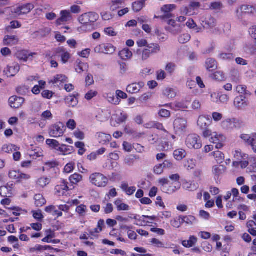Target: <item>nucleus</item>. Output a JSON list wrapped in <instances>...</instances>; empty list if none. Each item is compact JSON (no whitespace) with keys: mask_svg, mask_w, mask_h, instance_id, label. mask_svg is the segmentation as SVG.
<instances>
[{"mask_svg":"<svg viewBox=\"0 0 256 256\" xmlns=\"http://www.w3.org/2000/svg\"><path fill=\"white\" fill-rule=\"evenodd\" d=\"M212 122L210 117L208 116H200L198 120V126L202 131L203 136L208 138L212 135L211 131L208 130V126Z\"/></svg>","mask_w":256,"mask_h":256,"instance_id":"f257e3e1","label":"nucleus"},{"mask_svg":"<svg viewBox=\"0 0 256 256\" xmlns=\"http://www.w3.org/2000/svg\"><path fill=\"white\" fill-rule=\"evenodd\" d=\"M98 18V15L96 12H89L85 13L80 16L78 21L84 25L88 24L90 23H94ZM85 30L84 26H82L78 28V30Z\"/></svg>","mask_w":256,"mask_h":256,"instance_id":"f03ea898","label":"nucleus"},{"mask_svg":"<svg viewBox=\"0 0 256 256\" xmlns=\"http://www.w3.org/2000/svg\"><path fill=\"white\" fill-rule=\"evenodd\" d=\"M90 182L98 187H105L108 182V178L102 174L96 172L90 176Z\"/></svg>","mask_w":256,"mask_h":256,"instance_id":"7ed1b4c3","label":"nucleus"},{"mask_svg":"<svg viewBox=\"0 0 256 256\" xmlns=\"http://www.w3.org/2000/svg\"><path fill=\"white\" fill-rule=\"evenodd\" d=\"M249 104L250 102L248 96L240 94L236 96L234 99V106L238 110H244Z\"/></svg>","mask_w":256,"mask_h":256,"instance_id":"20e7f679","label":"nucleus"},{"mask_svg":"<svg viewBox=\"0 0 256 256\" xmlns=\"http://www.w3.org/2000/svg\"><path fill=\"white\" fill-rule=\"evenodd\" d=\"M65 130V126L62 122H58L52 125L50 128L49 134L50 136L58 138L61 136Z\"/></svg>","mask_w":256,"mask_h":256,"instance_id":"39448f33","label":"nucleus"},{"mask_svg":"<svg viewBox=\"0 0 256 256\" xmlns=\"http://www.w3.org/2000/svg\"><path fill=\"white\" fill-rule=\"evenodd\" d=\"M174 128L176 134H182L186 132L187 122L184 118H178L174 122Z\"/></svg>","mask_w":256,"mask_h":256,"instance_id":"423d86ee","label":"nucleus"},{"mask_svg":"<svg viewBox=\"0 0 256 256\" xmlns=\"http://www.w3.org/2000/svg\"><path fill=\"white\" fill-rule=\"evenodd\" d=\"M36 55V52H31L24 50H18L15 54V56L19 60L22 62H26L28 60L32 58Z\"/></svg>","mask_w":256,"mask_h":256,"instance_id":"0eeeda50","label":"nucleus"},{"mask_svg":"<svg viewBox=\"0 0 256 256\" xmlns=\"http://www.w3.org/2000/svg\"><path fill=\"white\" fill-rule=\"evenodd\" d=\"M240 138L247 145L251 146L253 151L256 153V133L242 134Z\"/></svg>","mask_w":256,"mask_h":256,"instance_id":"6e6552de","label":"nucleus"},{"mask_svg":"<svg viewBox=\"0 0 256 256\" xmlns=\"http://www.w3.org/2000/svg\"><path fill=\"white\" fill-rule=\"evenodd\" d=\"M56 56L61 58V60L63 64L68 62V60L70 58V54L64 47H59L55 50Z\"/></svg>","mask_w":256,"mask_h":256,"instance_id":"1a4fd4ad","label":"nucleus"},{"mask_svg":"<svg viewBox=\"0 0 256 256\" xmlns=\"http://www.w3.org/2000/svg\"><path fill=\"white\" fill-rule=\"evenodd\" d=\"M240 120L236 119H226L222 122L223 128L230 130L240 126Z\"/></svg>","mask_w":256,"mask_h":256,"instance_id":"9d476101","label":"nucleus"},{"mask_svg":"<svg viewBox=\"0 0 256 256\" xmlns=\"http://www.w3.org/2000/svg\"><path fill=\"white\" fill-rule=\"evenodd\" d=\"M20 66L18 64L8 65L4 69V72L8 77L14 76L20 70Z\"/></svg>","mask_w":256,"mask_h":256,"instance_id":"9b49d317","label":"nucleus"},{"mask_svg":"<svg viewBox=\"0 0 256 256\" xmlns=\"http://www.w3.org/2000/svg\"><path fill=\"white\" fill-rule=\"evenodd\" d=\"M34 8L33 4H27L19 6L14 10V12L18 15L26 14L29 13Z\"/></svg>","mask_w":256,"mask_h":256,"instance_id":"f8f14e48","label":"nucleus"},{"mask_svg":"<svg viewBox=\"0 0 256 256\" xmlns=\"http://www.w3.org/2000/svg\"><path fill=\"white\" fill-rule=\"evenodd\" d=\"M10 106L14 108H20L24 102V98L17 96H11L8 100Z\"/></svg>","mask_w":256,"mask_h":256,"instance_id":"ddd939ff","label":"nucleus"},{"mask_svg":"<svg viewBox=\"0 0 256 256\" xmlns=\"http://www.w3.org/2000/svg\"><path fill=\"white\" fill-rule=\"evenodd\" d=\"M60 17L58 18L56 22L58 24H60L62 22H66L72 19V16L69 10H64L60 12Z\"/></svg>","mask_w":256,"mask_h":256,"instance_id":"4468645a","label":"nucleus"},{"mask_svg":"<svg viewBox=\"0 0 256 256\" xmlns=\"http://www.w3.org/2000/svg\"><path fill=\"white\" fill-rule=\"evenodd\" d=\"M144 86V84L143 82L133 83L129 84L127 86L126 91L128 92L130 94H136L140 91L141 88H142Z\"/></svg>","mask_w":256,"mask_h":256,"instance_id":"2eb2a0df","label":"nucleus"},{"mask_svg":"<svg viewBox=\"0 0 256 256\" xmlns=\"http://www.w3.org/2000/svg\"><path fill=\"white\" fill-rule=\"evenodd\" d=\"M96 138L100 144H104L110 141L112 138V136L110 134L102 132H98L96 134Z\"/></svg>","mask_w":256,"mask_h":256,"instance_id":"dca6fc26","label":"nucleus"},{"mask_svg":"<svg viewBox=\"0 0 256 256\" xmlns=\"http://www.w3.org/2000/svg\"><path fill=\"white\" fill-rule=\"evenodd\" d=\"M142 61H146L150 56V50L145 48L142 50L138 49L136 52Z\"/></svg>","mask_w":256,"mask_h":256,"instance_id":"f3484780","label":"nucleus"},{"mask_svg":"<svg viewBox=\"0 0 256 256\" xmlns=\"http://www.w3.org/2000/svg\"><path fill=\"white\" fill-rule=\"evenodd\" d=\"M202 22L204 28H212L216 26V20L210 16L206 17Z\"/></svg>","mask_w":256,"mask_h":256,"instance_id":"a211bd4d","label":"nucleus"},{"mask_svg":"<svg viewBox=\"0 0 256 256\" xmlns=\"http://www.w3.org/2000/svg\"><path fill=\"white\" fill-rule=\"evenodd\" d=\"M202 178V172L200 170L196 169L194 172L193 174V182H196V184H193V187L195 188H197L199 184H200Z\"/></svg>","mask_w":256,"mask_h":256,"instance_id":"6ab92c4d","label":"nucleus"},{"mask_svg":"<svg viewBox=\"0 0 256 256\" xmlns=\"http://www.w3.org/2000/svg\"><path fill=\"white\" fill-rule=\"evenodd\" d=\"M139 159V156L136 155L130 154L125 157L124 164L128 166L132 167L134 166L136 160Z\"/></svg>","mask_w":256,"mask_h":256,"instance_id":"aec40b11","label":"nucleus"},{"mask_svg":"<svg viewBox=\"0 0 256 256\" xmlns=\"http://www.w3.org/2000/svg\"><path fill=\"white\" fill-rule=\"evenodd\" d=\"M18 38L14 36H6L4 40V44L5 46H14L18 44Z\"/></svg>","mask_w":256,"mask_h":256,"instance_id":"412c9836","label":"nucleus"},{"mask_svg":"<svg viewBox=\"0 0 256 256\" xmlns=\"http://www.w3.org/2000/svg\"><path fill=\"white\" fill-rule=\"evenodd\" d=\"M45 210L46 212L52 214L54 216H56L57 217L61 216L62 215V212L57 209L56 207L54 206H46L45 208Z\"/></svg>","mask_w":256,"mask_h":256,"instance_id":"4be33fe9","label":"nucleus"},{"mask_svg":"<svg viewBox=\"0 0 256 256\" xmlns=\"http://www.w3.org/2000/svg\"><path fill=\"white\" fill-rule=\"evenodd\" d=\"M125 0H111L110 10L114 12L124 4Z\"/></svg>","mask_w":256,"mask_h":256,"instance_id":"5701e85b","label":"nucleus"},{"mask_svg":"<svg viewBox=\"0 0 256 256\" xmlns=\"http://www.w3.org/2000/svg\"><path fill=\"white\" fill-rule=\"evenodd\" d=\"M206 67L207 70L212 71L217 68V62L212 58H208L206 61Z\"/></svg>","mask_w":256,"mask_h":256,"instance_id":"b1692460","label":"nucleus"},{"mask_svg":"<svg viewBox=\"0 0 256 256\" xmlns=\"http://www.w3.org/2000/svg\"><path fill=\"white\" fill-rule=\"evenodd\" d=\"M163 94L168 98H173L176 96V90L171 88H166L162 92Z\"/></svg>","mask_w":256,"mask_h":256,"instance_id":"393cba45","label":"nucleus"},{"mask_svg":"<svg viewBox=\"0 0 256 256\" xmlns=\"http://www.w3.org/2000/svg\"><path fill=\"white\" fill-rule=\"evenodd\" d=\"M119 56L124 60L130 59L132 56V52L128 48H125L119 52Z\"/></svg>","mask_w":256,"mask_h":256,"instance_id":"a878e982","label":"nucleus"},{"mask_svg":"<svg viewBox=\"0 0 256 256\" xmlns=\"http://www.w3.org/2000/svg\"><path fill=\"white\" fill-rule=\"evenodd\" d=\"M244 50L246 54H254L256 50V42L255 44L251 42L246 44Z\"/></svg>","mask_w":256,"mask_h":256,"instance_id":"bb28decb","label":"nucleus"},{"mask_svg":"<svg viewBox=\"0 0 256 256\" xmlns=\"http://www.w3.org/2000/svg\"><path fill=\"white\" fill-rule=\"evenodd\" d=\"M196 82L198 86L200 87V88H201V90H193V94L196 96L200 95L204 92V90L202 89L206 87V86L201 78L200 76H197L196 78Z\"/></svg>","mask_w":256,"mask_h":256,"instance_id":"cd10ccee","label":"nucleus"},{"mask_svg":"<svg viewBox=\"0 0 256 256\" xmlns=\"http://www.w3.org/2000/svg\"><path fill=\"white\" fill-rule=\"evenodd\" d=\"M103 53L105 54H112L116 50V48L110 44H102Z\"/></svg>","mask_w":256,"mask_h":256,"instance_id":"c85d7f7f","label":"nucleus"},{"mask_svg":"<svg viewBox=\"0 0 256 256\" xmlns=\"http://www.w3.org/2000/svg\"><path fill=\"white\" fill-rule=\"evenodd\" d=\"M72 147L66 144H62L60 146L58 147V151L60 152L62 155H67L72 153Z\"/></svg>","mask_w":256,"mask_h":256,"instance_id":"c756f323","label":"nucleus"},{"mask_svg":"<svg viewBox=\"0 0 256 256\" xmlns=\"http://www.w3.org/2000/svg\"><path fill=\"white\" fill-rule=\"evenodd\" d=\"M186 153L183 149L176 150L174 152V156L178 160H181L186 157Z\"/></svg>","mask_w":256,"mask_h":256,"instance_id":"7c9ffc66","label":"nucleus"},{"mask_svg":"<svg viewBox=\"0 0 256 256\" xmlns=\"http://www.w3.org/2000/svg\"><path fill=\"white\" fill-rule=\"evenodd\" d=\"M66 102L68 106L75 107L78 104V99L75 96H70L66 99Z\"/></svg>","mask_w":256,"mask_h":256,"instance_id":"2f4dec72","label":"nucleus"},{"mask_svg":"<svg viewBox=\"0 0 256 256\" xmlns=\"http://www.w3.org/2000/svg\"><path fill=\"white\" fill-rule=\"evenodd\" d=\"M66 80L67 78L66 76L63 74H58L54 77L53 79L50 81V82L54 84H58L66 82Z\"/></svg>","mask_w":256,"mask_h":256,"instance_id":"473e14b6","label":"nucleus"},{"mask_svg":"<svg viewBox=\"0 0 256 256\" xmlns=\"http://www.w3.org/2000/svg\"><path fill=\"white\" fill-rule=\"evenodd\" d=\"M240 10L242 13L248 14H253L256 12L255 8L249 5H242L240 6Z\"/></svg>","mask_w":256,"mask_h":256,"instance_id":"72a5a7b5","label":"nucleus"},{"mask_svg":"<svg viewBox=\"0 0 256 256\" xmlns=\"http://www.w3.org/2000/svg\"><path fill=\"white\" fill-rule=\"evenodd\" d=\"M123 191L129 196L132 194L136 190L135 186L128 187V186L126 183H122L120 186Z\"/></svg>","mask_w":256,"mask_h":256,"instance_id":"f704fd0d","label":"nucleus"},{"mask_svg":"<svg viewBox=\"0 0 256 256\" xmlns=\"http://www.w3.org/2000/svg\"><path fill=\"white\" fill-rule=\"evenodd\" d=\"M76 70L77 72L82 73V72L87 70L88 66L86 64L78 60H76Z\"/></svg>","mask_w":256,"mask_h":256,"instance_id":"c9c22d12","label":"nucleus"},{"mask_svg":"<svg viewBox=\"0 0 256 256\" xmlns=\"http://www.w3.org/2000/svg\"><path fill=\"white\" fill-rule=\"evenodd\" d=\"M248 228V232L253 236H256V222L254 220H250L247 223Z\"/></svg>","mask_w":256,"mask_h":256,"instance_id":"e433bc0d","label":"nucleus"},{"mask_svg":"<svg viewBox=\"0 0 256 256\" xmlns=\"http://www.w3.org/2000/svg\"><path fill=\"white\" fill-rule=\"evenodd\" d=\"M218 58L223 60L230 62L234 58V55L232 53H226L221 52L218 56Z\"/></svg>","mask_w":256,"mask_h":256,"instance_id":"4c0bfd02","label":"nucleus"},{"mask_svg":"<svg viewBox=\"0 0 256 256\" xmlns=\"http://www.w3.org/2000/svg\"><path fill=\"white\" fill-rule=\"evenodd\" d=\"M114 204L118 211L128 210H130V206L128 204L122 203L120 200H116Z\"/></svg>","mask_w":256,"mask_h":256,"instance_id":"58836bf2","label":"nucleus"},{"mask_svg":"<svg viewBox=\"0 0 256 256\" xmlns=\"http://www.w3.org/2000/svg\"><path fill=\"white\" fill-rule=\"evenodd\" d=\"M35 205L36 206H42L46 202V200L40 194H37L34 196Z\"/></svg>","mask_w":256,"mask_h":256,"instance_id":"ea45409f","label":"nucleus"},{"mask_svg":"<svg viewBox=\"0 0 256 256\" xmlns=\"http://www.w3.org/2000/svg\"><path fill=\"white\" fill-rule=\"evenodd\" d=\"M148 126H146V128H156L158 130H162L165 134H166V136L169 135L168 132L164 128V126L160 122H153L151 124H148Z\"/></svg>","mask_w":256,"mask_h":256,"instance_id":"a19ab883","label":"nucleus"},{"mask_svg":"<svg viewBox=\"0 0 256 256\" xmlns=\"http://www.w3.org/2000/svg\"><path fill=\"white\" fill-rule=\"evenodd\" d=\"M236 90L239 94L246 96H250L251 93L247 90V88L244 85H238L236 88Z\"/></svg>","mask_w":256,"mask_h":256,"instance_id":"79ce46f5","label":"nucleus"},{"mask_svg":"<svg viewBox=\"0 0 256 256\" xmlns=\"http://www.w3.org/2000/svg\"><path fill=\"white\" fill-rule=\"evenodd\" d=\"M147 48L150 50L151 54H156L160 50V47L158 44H150Z\"/></svg>","mask_w":256,"mask_h":256,"instance_id":"37998d69","label":"nucleus"},{"mask_svg":"<svg viewBox=\"0 0 256 256\" xmlns=\"http://www.w3.org/2000/svg\"><path fill=\"white\" fill-rule=\"evenodd\" d=\"M18 147L14 144H4L2 147V151L4 152L10 154L16 150Z\"/></svg>","mask_w":256,"mask_h":256,"instance_id":"c03bdc74","label":"nucleus"},{"mask_svg":"<svg viewBox=\"0 0 256 256\" xmlns=\"http://www.w3.org/2000/svg\"><path fill=\"white\" fill-rule=\"evenodd\" d=\"M82 176L80 174L76 173L69 178V180L73 184H76L82 180Z\"/></svg>","mask_w":256,"mask_h":256,"instance_id":"a18cd8bd","label":"nucleus"},{"mask_svg":"<svg viewBox=\"0 0 256 256\" xmlns=\"http://www.w3.org/2000/svg\"><path fill=\"white\" fill-rule=\"evenodd\" d=\"M50 182V179L46 177H41L38 179L37 184L41 188L46 186Z\"/></svg>","mask_w":256,"mask_h":256,"instance_id":"49530a36","label":"nucleus"},{"mask_svg":"<svg viewBox=\"0 0 256 256\" xmlns=\"http://www.w3.org/2000/svg\"><path fill=\"white\" fill-rule=\"evenodd\" d=\"M224 8L223 4L221 2H213L210 4V8L218 12Z\"/></svg>","mask_w":256,"mask_h":256,"instance_id":"de8ad7c7","label":"nucleus"},{"mask_svg":"<svg viewBox=\"0 0 256 256\" xmlns=\"http://www.w3.org/2000/svg\"><path fill=\"white\" fill-rule=\"evenodd\" d=\"M154 34L160 42H164L168 38L167 36L158 28L155 29Z\"/></svg>","mask_w":256,"mask_h":256,"instance_id":"09e8293b","label":"nucleus"},{"mask_svg":"<svg viewBox=\"0 0 256 256\" xmlns=\"http://www.w3.org/2000/svg\"><path fill=\"white\" fill-rule=\"evenodd\" d=\"M202 146L200 138L196 134L193 135V148L199 149Z\"/></svg>","mask_w":256,"mask_h":256,"instance_id":"8fccbe9b","label":"nucleus"},{"mask_svg":"<svg viewBox=\"0 0 256 256\" xmlns=\"http://www.w3.org/2000/svg\"><path fill=\"white\" fill-rule=\"evenodd\" d=\"M212 154L218 163H222L223 161L224 160V154L222 152L218 150L214 152Z\"/></svg>","mask_w":256,"mask_h":256,"instance_id":"3c124183","label":"nucleus"},{"mask_svg":"<svg viewBox=\"0 0 256 256\" xmlns=\"http://www.w3.org/2000/svg\"><path fill=\"white\" fill-rule=\"evenodd\" d=\"M230 76L232 81L238 82L240 79V74L238 70L236 69H233L230 71Z\"/></svg>","mask_w":256,"mask_h":256,"instance_id":"603ef678","label":"nucleus"},{"mask_svg":"<svg viewBox=\"0 0 256 256\" xmlns=\"http://www.w3.org/2000/svg\"><path fill=\"white\" fill-rule=\"evenodd\" d=\"M106 98L109 102L114 104H118L120 102L118 98L112 94H108Z\"/></svg>","mask_w":256,"mask_h":256,"instance_id":"864d4df0","label":"nucleus"},{"mask_svg":"<svg viewBox=\"0 0 256 256\" xmlns=\"http://www.w3.org/2000/svg\"><path fill=\"white\" fill-rule=\"evenodd\" d=\"M176 6L174 4H165L161 8V11L162 12H170L175 10Z\"/></svg>","mask_w":256,"mask_h":256,"instance_id":"5fc2aeb1","label":"nucleus"},{"mask_svg":"<svg viewBox=\"0 0 256 256\" xmlns=\"http://www.w3.org/2000/svg\"><path fill=\"white\" fill-rule=\"evenodd\" d=\"M30 154L36 158H39L43 156V150L40 148H36L32 150Z\"/></svg>","mask_w":256,"mask_h":256,"instance_id":"6e6d98bb","label":"nucleus"},{"mask_svg":"<svg viewBox=\"0 0 256 256\" xmlns=\"http://www.w3.org/2000/svg\"><path fill=\"white\" fill-rule=\"evenodd\" d=\"M46 143L50 146L54 148L56 150H58V147L60 146L58 142L55 140L48 139L46 140Z\"/></svg>","mask_w":256,"mask_h":256,"instance_id":"4d7b16f0","label":"nucleus"},{"mask_svg":"<svg viewBox=\"0 0 256 256\" xmlns=\"http://www.w3.org/2000/svg\"><path fill=\"white\" fill-rule=\"evenodd\" d=\"M76 212L80 215V216H85L87 208L85 205L81 204L76 208Z\"/></svg>","mask_w":256,"mask_h":256,"instance_id":"13d9d810","label":"nucleus"},{"mask_svg":"<svg viewBox=\"0 0 256 256\" xmlns=\"http://www.w3.org/2000/svg\"><path fill=\"white\" fill-rule=\"evenodd\" d=\"M7 186H2L0 187V195L2 197L10 196L9 194H10V190Z\"/></svg>","mask_w":256,"mask_h":256,"instance_id":"bf43d9fd","label":"nucleus"},{"mask_svg":"<svg viewBox=\"0 0 256 256\" xmlns=\"http://www.w3.org/2000/svg\"><path fill=\"white\" fill-rule=\"evenodd\" d=\"M171 225L176 228H178L180 227L181 224H182L181 216L176 218H174L173 220H171Z\"/></svg>","mask_w":256,"mask_h":256,"instance_id":"052dcab7","label":"nucleus"},{"mask_svg":"<svg viewBox=\"0 0 256 256\" xmlns=\"http://www.w3.org/2000/svg\"><path fill=\"white\" fill-rule=\"evenodd\" d=\"M144 6V4L138 2H134L132 5V9L136 12H140Z\"/></svg>","mask_w":256,"mask_h":256,"instance_id":"680f3d73","label":"nucleus"},{"mask_svg":"<svg viewBox=\"0 0 256 256\" xmlns=\"http://www.w3.org/2000/svg\"><path fill=\"white\" fill-rule=\"evenodd\" d=\"M176 67V66L175 64L172 62H169L166 64V70L170 74H172L174 72Z\"/></svg>","mask_w":256,"mask_h":256,"instance_id":"e2e57ef3","label":"nucleus"},{"mask_svg":"<svg viewBox=\"0 0 256 256\" xmlns=\"http://www.w3.org/2000/svg\"><path fill=\"white\" fill-rule=\"evenodd\" d=\"M191 38L190 35L188 34L180 36L178 38V41L182 44H185L188 42Z\"/></svg>","mask_w":256,"mask_h":256,"instance_id":"0e129e2a","label":"nucleus"},{"mask_svg":"<svg viewBox=\"0 0 256 256\" xmlns=\"http://www.w3.org/2000/svg\"><path fill=\"white\" fill-rule=\"evenodd\" d=\"M158 116L161 118H168L170 116V112L166 109L162 108L158 112Z\"/></svg>","mask_w":256,"mask_h":256,"instance_id":"69168bd1","label":"nucleus"},{"mask_svg":"<svg viewBox=\"0 0 256 256\" xmlns=\"http://www.w3.org/2000/svg\"><path fill=\"white\" fill-rule=\"evenodd\" d=\"M224 166H215L212 168V172L216 176L222 174Z\"/></svg>","mask_w":256,"mask_h":256,"instance_id":"338daca9","label":"nucleus"},{"mask_svg":"<svg viewBox=\"0 0 256 256\" xmlns=\"http://www.w3.org/2000/svg\"><path fill=\"white\" fill-rule=\"evenodd\" d=\"M8 176L11 178L18 180L20 179V172L15 170H11L9 172Z\"/></svg>","mask_w":256,"mask_h":256,"instance_id":"774afa93","label":"nucleus"}]
</instances>
